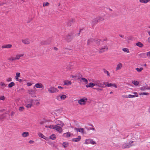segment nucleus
Wrapping results in <instances>:
<instances>
[{
  "label": "nucleus",
  "instance_id": "nucleus-1",
  "mask_svg": "<svg viewBox=\"0 0 150 150\" xmlns=\"http://www.w3.org/2000/svg\"><path fill=\"white\" fill-rule=\"evenodd\" d=\"M55 122L56 125H46L45 127L46 128L54 129L59 133H62L63 132L62 127L64 125V123L62 121L58 120H56Z\"/></svg>",
  "mask_w": 150,
  "mask_h": 150
},
{
  "label": "nucleus",
  "instance_id": "nucleus-2",
  "mask_svg": "<svg viewBox=\"0 0 150 150\" xmlns=\"http://www.w3.org/2000/svg\"><path fill=\"white\" fill-rule=\"evenodd\" d=\"M34 100L32 99H29L25 102L26 107L28 108H31L33 105Z\"/></svg>",
  "mask_w": 150,
  "mask_h": 150
},
{
  "label": "nucleus",
  "instance_id": "nucleus-3",
  "mask_svg": "<svg viewBox=\"0 0 150 150\" xmlns=\"http://www.w3.org/2000/svg\"><path fill=\"white\" fill-rule=\"evenodd\" d=\"M133 142L130 141L129 143H123L122 147L123 149L129 148L133 145Z\"/></svg>",
  "mask_w": 150,
  "mask_h": 150
},
{
  "label": "nucleus",
  "instance_id": "nucleus-4",
  "mask_svg": "<svg viewBox=\"0 0 150 150\" xmlns=\"http://www.w3.org/2000/svg\"><path fill=\"white\" fill-rule=\"evenodd\" d=\"M47 90L50 93H56L59 91L54 86H51L49 88H47Z\"/></svg>",
  "mask_w": 150,
  "mask_h": 150
},
{
  "label": "nucleus",
  "instance_id": "nucleus-5",
  "mask_svg": "<svg viewBox=\"0 0 150 150\" xmlns=\"http://www.w3.org/2000/svg\"><path fill=\"white\" fill-rule=\"evenodd\" d=\"M25 55L24 53H21L20 54H18L15 55V57H13L9 59L10 61H13L16 60H18L20 59L21 57H23Z\"/></svg>",
  "mask_w": 150,
  "mask_h": 150
},
{
  "label": "nucleus",
  "instance_id": "nucleus-6",
  "mask_svg": "<svg viewBox=\"0 0 150 150\" xmlns=\"http://www.w3.org/2000/svg\"><path fill=\"white\" fill-rule=\"evenodd\" d=\"M95 86L98 87L104 88V85L105 84V82L102 83L99 80L94 81Z\"/></svg>",
  "mask_w": 150,
  "mask_h": 150
},
{
  "label": "nucleus",
  "instance_id": "nucleus-7",
  "mask_svg": "<svg viewBox=\"0 0 150 150\" xmlns=\"http://www.w3.org/2000/svg\"><path fill=\"white\" fill-rule=\"evenodd\" d=\"M88 99L86 97H84L79 100L78 101V103L81 105H85Z\"/></svg>",
  "mask_w": 150,
  "mask_h": 150
},
{
  "label": "nucleus",
  "instance_id": "nucleus-8",
  "mask_svg": "<svg viewBox=\"0 0 150 150\" xmlns=\"http://www.w3.org/2000/svg\"><path fill=\"white\" fill-rule=\"evenodd\" d=\"M131 93L134 94V95L129 94L127 96H123L122 97L125 98H133L138 96L137 93L135 92H131Z\"/></svg>",
  "mask_w": 150,
  "mask_h": 150
},
{
  "label": "nucleus",
  "instance_id": "nucleus-9",
  "mask_svg": "<svg viewBox=\"0 0 150 150\" xmlns=\"http://www.w3.org/2000/svg\"><path fill=\"white\" fill-rule=\"evenodd\" d=\"M84 144H91L92 145H95L96 144V142L92 139H88L85 140Z\"/></svg>",
  "mask_w": 150,
  "mask_h": 150
},
{
  "label": "nucleus",
  "instance_id": "nucleus-10",
  "mask_svg": "<svg viewBox=\"0 0 150 150\" xmlns=\"http://www.w3.org/2000/svg\"><path fill=\"white\" fill-rule=\"evenodd\" d=\"M108 50V47L106 45L104 46L99 48V52L100 53H103L105 51L107 50Z\"/></svg>",
  "mask_w": 150,
  "mask_h": 150
},
{
  "label": "nucleus",
  "instance_id": "nucleus-11",
  "mask_svg": "<svg viewBox=\"0 0 150 150\" xmlns=\"http://www.w3.org/2000/svg\"><path fill=\"white\" fill-rule=\"evenodd\" d=\"M67 98V96L66 95L64 94H62L60 96H57V99L59 100H64L65 99H66Z\"/></svg>",
  "mask_w": 150,
  "mask_h": 150
},
{
  "label": "nucleus",
  "instance_id": "nucleus-12",
  "mask_svg": "<svg viewBox=\"0 0 150 150\" xmlns=\"http://www.w3.org/2000/svg\"><path fill=\"white\" fill-rule=\"evenodd\" d=\"M28 92L32 97H36L35 92L33 89H30L28 90Z\"/></svg>",
  "mask_w": 150,
  "mask_h": 150
},
{
  "label": "nucleus",
  "instance_id": "nucleus-13",
  "mask_svg": "<svg viewBox=\"0 0 150 150\" xmlns=\"http://www.w3.org/2000/svg\"><path fill=\"white\" fill-rule=\"evenodd\" d=\"M23 43L25 45H28L30 43V40L28 38H25L22 40Z\"/></svg>",
  "mask_w": 150,
  "mask_h": 150
},
{
  "label": "nucleus",
  "instance_id": "nucleus-14",
  "mask_svg": "<svg viewBox=\"0 0 150 150\" xmlns=\"http://www.w3.org/2000/svg\"><path fill=\"white\" fill-rule=\"evenodd\" d=\"M139 89L142 91H144L146 90H150V87H148L147 86H144L140 87Z\"/></svg>",
  "mask_w": 150,
  "mask_h": 150
},
{
  "label": "nucleus",
  "instance_id": "nucleus-15",
  "mask_svg": "<svg viewBox=\"0 0 150 150\" xmlns=\"http://www.w3.org/2000/svg\"><path fill=\"white\" fill-rule=\"evenodd\" d=\"M140 136L139 133V132H137L133 134V137L137 140L139 138Z\"/></svg>",
  "mask_w": 150,
  "mask_h": 150
},
{
  "label": "nucleus",
  "instance_id": "nucleus-16",
  "mask_svg": "<svg viewBox=\"0 0 150 150\" xmlns=\"http://www.w3.org/2000/svg\"><path fill=\"white\" fill-rule=\"evenodd\" d=\"M38 135L39 137L44 139L46 140H48V137H45L42 133L41 132L38 133Z\"/></svg>",
  "mask_w": 150,
  "mask_h": 150
},
{
  "label": "nucleus",
  "instance_id": "nucleus-17",
  "mask_svg": "<svg viewBox=\"0 0 150 150\" xmlns=\"http://www.w3.org/2000/svg\"><path fill=\"white\" fill-rule=\"evenodd\" d=\"M93 83H90L86 85V88H93V87L95 86L94 81H93Z\"/></svg>",
  "mask_w": 150,
  "mask_h": 150
},
{
  "label": "nucleus",
  "instance_id": "nucleus-18",
  "mask_svg": "<svg viewBox=\"0 0 150 150\" xmlns=\"http://www.w3.org/2000/svg\"><path fill=\"white\" fill-rule=\"evenodd\" d=\"M72 82L71 81L66 80L64 81V85L66 86H69L71 85Z\"/></svg>",
  "mask_w": 150,
  "mask_h": 150
},
{
  "label": "nucleus",
  "instance_id": "nucleus-19",
  "mask_svg": "<svg viewBox=\"0 0 150 150\" xmlns=\"http://www.w3.org/2000/svg\"><path fill=\"white\" fill-rule=\"evenodd\" d=\"M12 45L10 44H8L2 45L1 46L2 49L10 48L12 47Z\"/></svg>",
  "mask_w": 150,
  "mask_h": 150
},
{
  "label": "nucleus",
  "instance_id": "nucleus-20",
  "mask_svg": "<svg viewBox=\"0 0 150 150\" xmlns=\"http://www.w3.org/2000/svg\"><path fill=\"white\" fill-rule=\"evenodd\" d=\"M81 136H79L78 137L76 138H74L72 139V141L74 142H77L79 141L81 139Z\"/></svg>",
  "mask_w": 150,
  "mask_h": 150
},
{
  "label": "nucleus",
  "instance_id": "nucleus-21",
  "mask_svg": "<svg viewBox=\"0 0 150 150\" xmlns=\"http://www.w3.org/2000/svg\"><path fill=\"white\" fill-rule=\"evenodd\" d=\"M74 130L78 131L81 134H84V129L82 128H74Z\"/></svg>",
  "mask_w": 150,
  "mask_h": 150
},
{
  "label": "nucleus",
  "instance_id": "nucleus-22",
  "mask_svg": "<svg viewBox=\"0 0 150 150\" xmlns=\"http://www.w3.org/2000/svg\"><path fill=\"white\" fill-rule=\"evenodd\" d=\"M6 86V84L3 82H0V87L2 89H4Z\"/></svg>",
  "mask_w": 150,
  "mask_h": 150
},
{
  "label": "nucleus",
  "instance_id": "nucleus-23",
  "mask_svg": "<svg viewBox=\"0 0 150 150\" xmlns=\"http://www.w3.org/2000/svg\"><path fill=\"white\" fill-rule=\"evenodd\" d=\"M43 86V85L42 83H37L34 86V87H35L37 88H42Z\"/></svg>",
  "mask_w": 150,
  "mask_h": 150
},
{
  "label": "nucleus",
  "instance_id": "nucleus-24",
  "mask_svg": "<svg viewBox=\"0 0 150 150\" xmlns=\"http://www.w3.org/2000/svg\"><path fill=\"white\" fill-rule=\"evenodd\" d=\"M74 23V20L72 18L69 20L67 22V25L68 26H71Z\"/></svg>",
  "mask_w": 150,
  "mask_h": 150
},
{
  "label": "nucleus",
  "instance_id": "nucleus-25",
  "mask_svg": "<svg viewBox=\"0 0 150 150\" xmlns=\"http://www.w3.org/2000/svg\"><path fill=\"white\" fill-rule=\"evenodd\" d=\"M122 67V64L121 63H119L116 66V70H120Z\"/></svg>",
  "mask_w": 150,
  "mask_h": 150
},
{
  "label": "nucleus",
  "instance_id": "nucleus-26",
  "mask_svg": "<svg viewBox=\"0 0 150 150\" xmlns=\"http://www.w3.org/2000/svg\"><path fill=\"white\" fill-rule=\"evenodd\" d=\"M71 136V134L70 132H67L64 133L63 135V137L67 138L70 137Z\"/></svg>",
  "mask_w": 150,
  "mask_h": 150
},
{
  "label": "nucleus",
  "instance_id": "nucleus-27",
  "mask_svg": "<svg viewBox=\"0 0 150 150\" xmlns=\"http://www.w3.org/2000/svg\"><path fill=\"white\" fill-rule=\"evenodd\" d=\"M105 86H108V87H111V86H113L115 88H117V86L116 85L115 83L112 84L111 83H107V84L106 85H105Z\"/></svg>",
  "mask_w": 150,
  "mask_h": 150
},
{
  "label": "nucleus",
  "instance_id": "nucleus-28",
  "mask_svg": "<svg viewBox=\"0 0 150 150\" xmlns=\"http://www.w3.org/2000/svg\"><path fill=\"white\" fill-rule=\"evenodd\" d=\"M22 135L23 137H26L29 136V133L28 132H25L22 133Z\"/></svg>",
  "mask_w": 150,
  "mask_h": 150
},
{
  "label": "nucleus",
  "instance_id": "nucleus-29",
  "mask_svg": "<svg viewBox=\"0 0 150 150\" xmlns=\"http://www.w3.org/2000/svg\"><path fill=\"white\" fill-rule=\"evenodd\" d=\"M136 45L141 48L142 47L144 46L143 44L140 42H139L136 43Z\"/></svg>",
  "mask_w": 150,
  "mask_h": 150
},
{
  "label": "nucleus",
  "instance_id": "nucleus-30",
  "mask_svg": "<svg viewBox=\"0 0 150 150\" xmlns=\"http://www.w3.org/2000/svg\"><path fill=\"white\" fill-rule=\"evenodd\" d=\"M132 83L134 85L136 86H139V82L137 81L134 80L132 81Z\"/></svg>",
  "mask_w": 150,
  "mask_h": 150
},
{
  "label": "nucleus",
  "instance_id": "nucleus-31",
  "mask_svg": "<svg viewBox=\"0 0 150 150\" xmlns=\"http://www.w3.org/2000/svg\"><path fill=\"white\" fill-rule=\"evenodd\" d=\"M81 81L85 84H87L88 83V81L85 78H82L81 79Z\"/></svg>",
  "mask_w": 150,
  "mask_h": 150
},
{
  "label": "nucleus",
  "instance_id": "nucleus-32",
  "mask_svg": "<svg viewBox=\"0 0 150 150\" xmlns=\"http://www.w3.org/2000/svg\"><path fill=\"white\" fill-rule=\"evenodd\" d=\"M56 138V136L54 134H53L50 136V138L52 140L55 139Z\"/></svg>",
  "mask_w": 150,
  "mask_h": 150
},
{
  "label": "nucleus",
  "instance_id": "nucleus-33",
  "mask_svg": "<svg viewBox=\"0 0 150 150\" xmlns=\"http://www.w3.org/2000/svg\"><path fill=\"white\" fill-rule=\"evenodd\" d=\"M49 43L50 42H49L47 40L43 41L41 42L42 45H48L49 44Z\"/></svg>",
  "mask_w": 150,
  "mask_h": 150
},
{
  "label": "nucleus",
  "instance_id": "nucleus-34",
  "mask_svg": "<svg viewBox=\"0 0 150 150\" xmlns=\"http://www.w3.org/2000/svg\"><path fill=\"white\" fill-rule=\"evenodd\" d=\"M15 85V83L13 82H11L8 84V87L11 88L14 86Z\"/></svg>",
  "mask_w": 150,
  "mask_h": 150
},
{
  "label": "nucleus",
  "instance_id": "nucleus-35",
  "mask_svg": "<svg viewBox=\"0 0 150 150\" xmlns=\"http://www.w3.org/2000/svg\"><path fill=\"white\" fill-rule=\"evenodd\" d=\"M64 148H66L69 145V143L68 142H64L62 144Z\"/></svg>",
  "mask_w": 150,
  "mask_h": 150
},
{
  "label": "nucleus",
  "instance_id": "nucleus-36",
  "mask_svg": "<svg viewBox=\"0 0 150 150\" xmlns=\"http://www.w3.org/2000/svg\"><path fill=\"white\" fill-rule=\"evenodd\" d=\"M51 122L50 120H47L45 119H43V121L40 122V124H42L43 123H46L47 122Z\"/></svg>",
  "mask_w": 150,
  "mask_h": 150
},
{
  "label": "nucleus",
  "instance_id": "nucleus-37",
  "mask_svg": "<svg viewBox=\"0 0 150 150\" xmlns=\"http://www.w3.org/2000/svg\"><path fill=\"white\" fill-rule=\"evenodd\" d=\"M122 50L125 52L129 53V51L128 49L127 48H123L122 49Z\"/></svg>",
  "mask_w": 150,
  "mask_h": 150
},
{
  "label": "nucleus",
  "instance_id": "nucleus-38",
  "mask_svg": "<svg viewBox=\"0 0 150 150\" xmlns=\"http://www.w3.org/2000/svg\"><path fill=\"white\" fill-rule=\"evenodd\" d=\"M21 74L20 72H17L15 76V79H16L20 77Z\"/></svg>",
  "mask_w": 150,
  "mask_h": 150
},
{
  "label": "nucleus",
  "instance_id": "nucleus-39",
  "mask_svg": "<svg viewBox=\"0 0 150 150\" xmlns=\"http://www.w3.org/2000/svg\"><path fill=\"white\" fill-rule=\"evenodd\" d=\"M150 1V0H140L139 1L141 3L146 4L149 2Z\"/></svg>",
  "mask_w": 150,
  "mask_h": 150
},
{
  "label": "nucleus",
  "instance_id": "nucleus-40",
  "mask_svg": "<svg viewBox=\"0 0 150 150\" xmlns=\"http://www.w3.org/2000/svg\"><path fill=\"white\" fill-rule=\"evenodd\" d=\"M139 94L141 96H144V95H148L149 94V93L147 92H143L141 93H139Z\"/></svg>",
  "mask_w": 150,
  "mask_h": 150
},
{
  "label": "nucleus",
  "instance_id": "nucleus-41",
  "mask_svg": "<svg viewBox=\"0 0 150 150\" xmlns=\"http://www.w3.org/2000/svg\"><path fill=\"white\" fill-rule=\"evenodd\" d=\"M66 39L67 41H69L71 39V38L69 35H68L67 36Z\"/></svg>",
  "mask_w": 150,
  "mask_h": 150
},
{
  "label": "nucleus",
  "instance_id": "nucleus-42",
  "mask_svg": "<svg viewBox=\"0 0 150 150\" xmlns=\"http://www.w3.org/2000/svg\"><path fill=\"white\" fill-rule=\"evenodd\" d=\"M24 109L25 108L21 106L19 108L18 110L22 112L24 110Z\"/></svg>",
  "mask_w": 150,
  "mask_h": 150
},
{
  "label": "nucleus",
  "instance_id": "nucleus-43",
  "mask_svg": "<svg viewBox=\"0 0 150 150\" xmlns=\"http://www.w3.org/2000/svg\"><path fill=\"white\" fill-rule=\"evenodd\" d=\"M136 69L138 72H140L143 70V68L142 67H141L139 68H136Z\"/></svg>",
  "mask_w": 150,
  "mask_h": 150
},
{
  "label": "nucleus",
  "instance_id": "nucleus-44",
  "mask_svg": "<svg viewBox=\"0 0 150 150\" xmlns=\"http://www.w3.org/2000/svg\"><path fill=\"white\" fill-rule=\"evenodd\" d=\"M96 43L98 45H100L102 43V42L100 41V40H98L96 41Z\"/></svg>",
  "mask_w": 150,
  "mask_h": 150
},
{
  "label": "nucleus",
  "instance_id": "nucleus-45",
  "mask_svg": "<svg viewBox=\"0 0 150 150\" xmlns=\"http://www.w3.org/2000/svg\"><path fill=\"white\" fill-rule=\"evenodd\" d=\"M93 88L96 90L98 91H103V89L101 88Z\"/></svg>",
  "mask_w": 150,
  "mask_h": 150
},
{
  "label": "nucleus",
  "instance_id": "nucleus-46",
  "mask_svg": "<svg viewBox=\"0 0 150 150\" xmlns=\"http://www.w3.org/2000/svg\"><path fill=\"white\" fill-rule=\"evenodd\" d=\"M49 5V3L48 2H47L46 3H43V7H45L46 6H47Z\"/></svg>",
  "mask_w": 150,
  "mask_h": 150
},
{
  "label": "nucleus",
  "instance_id": "nucleus-47",
  "mask_svg": "<svg viewBox=\"0 0 150 150\" xmlns=\"http://www.w3.org/2000/svg\"><path fill=\"white\" fill-rule=\"evenodd\" d=\"M98 21H103L104 20V18L102 17H99L98 18Z\"/></svg>",
  "mask_w": 150,
  "mask_h": 150
},
{
  "label": "nucleus",
  "instance_id": "nucleus-48",
  "mask_svg": "<svg viewBox=\"0 0 150 150\" xmlns=\"http://www.w3.org/2000/svg\"><path fill=\"white\" fill-rule=\"evenodd\" d=\"M12 81V79L11 78H8L6 79V81L8 82L11 81Z\"/></svg>",
  "mask_w": 150,
  "mask_h": 150
},
{
  "label": "nucleus",
  "instance_id": "nucleus-49",
  "mask_svg": "<svg viewBox=\"0 0 150 150\" xmlns=\"http://www.w3.org/2000/svg\"><path fill=\"white\" fill-rule=\"evenodd\" d=\"M104 72L105 74H107L108 76H110V74L108 71L105 70H104Z\"/></svg>",
  "mask_w": 150,
  "mask_h": 150
},
{
  "label": "nucleus",
  "instance_id": "nucleus-50",
  "mask_svg": "<svg viewBox=\"0 0 150 150\" xmlns=\"http://www.w3.org/2000/svg\"><path fill=\"white\" fill-rule=\"evenodd\" d=\"M33 84V83L31 82H28L27 83V85L28 86H31Z\"/></svg>",
  "mask_w": 150,
  "mask_h": 150
},
{
  "label": "nucleus",
  "instance_id": "nucleus-51",
  "mask_svg": "<svg viewBox=\"0 0 150 150\" xmlns=\"http://www.w3.org/2000/svg\"><path fill=\"white\" fill-rule=\"evenodd\" d=\"M5 99V97L4 96H0V100H4Z\"/></svg>",
  "mask_w": 150,
  "mask_h": 150
},
{
  "label": "nucleus",
  "instance_id": "nucleus-52",
  "mask_svg": "<svg viewBox=\"0 0 150 150\" xmlns=\"http://www.w3.org/2000/svg\"><path fill=\"white\" fill-rule=\"evenodd\" d=\"M16 81H19V82H21L22 81V80L21 79L18 78L16 79Z\"/></svg>",
  "mask_w": 150,
  "mask_h": 150
},
{
  "label": "nucleus",
  "instance_id": "nucleus-53",
  "mask_svg": "<svg viewBox=\"0 0 150 150\" xmlns=\"http://www.w3.org/2000/svg\"><path fill=\"white\" fill-rule=\"evenodd\" d=\"M146 56L147 57H150V51L146 53Z\"/></svg>",
  "mask_w": 150,
  "mask_h": 150
},
{
  "label": "nucleus",
  "instance_id": "nucleus-54",
  "mask_svg": "<svg viewBox=\"0 0 150 150\" xmlns=\"http://www.w3.org/2000/svg\"><path fill=\"white\" fill-rule=\"evenodd\" d=\"M29 143L30 144H33L34 143V141L33 140H30L29 141Z\"/></svg>",
  "mask_w": 150,
  "mask_h": 150
},
{
  "label": "nucleus",
  "instance_id": "nucleus-55",
  "mask_svg": "<svg viewBox=\"0 0 150 150\" xmlns=\"http://www.w3.org/2000/svg\"><path fill=\"white\" fill-rule=\"evenodd\" d=\"M76 77V75H71L70 76V78H75Z\"/></svg>",
  "mask_w": 150,
  "mask_h": 150
},
{
  "label": "nucleus",
  "instance_id": "nucleus-56",
  "mask_svg": "<svg viewBox=\"0 0 150 150\" xmlns=\"http://www.w3.org/2000/svg\"><path fill=\"white\" fill-rule=\"evenodd\" d=\"M58 88L59 89H63V88L61 86H58Z\"/></svg>",
  "mask_w": 150,
  "mask_h": 150
},
{
  "label": "nucleus",
  "instance_id": "nucleus-57",
  "mask_svg": "<svg viewBox=\"0 0 150 150\" xmlns=\"http://www.w3.org/2000/svg\"><path fill=\"white\" fill-rule=\"evenodd\" d=\"M147 42L149 43H150V37H149L147 39Z\"/></svg>",
  "mask_w": 150,
  "mask_h": 150
},
{
  "label": "nucleus",
  "instance_id": "nucleus-58",
  "mask_svg": "<svg viewBox=\"0 0 150 150\" xmlns=\"http://www.w3.org/2000/svg\"><path fill=\"white\" fill-rule=\"evenodd\" d=\"M13 114H14V113H13V112H11V116H13Z\"/></svg>",
  "mask_w": 150,
  "mask_h": 150
},
{
  "label": "nucleus",
  "instance_id": "nucleus-59",
  "mask_svg": "<svg viewBox=\"0 0 150 150\" xmlns=\"http://www.w3.org/2000/svg\"><path fill=\"white\" fill-rule=\"evenodd\" d=\"M131 38H131V37H129V40H131Z\"/></svg>",
  "mask_w": 150,
  "mask_h": 150
},
{
  "label": "nucleus",
  "instance_id": "nucleus-60",
  "mask_svg": "<svg viewBox=\"0 0 150 150\" xmlns=\"http://www.w3.org/2000/svg\"><path fill=\"white\" fill-rule=\"evenodd\" d=\"M148 111L149 113H150V108L149 109Z\"/></svg>",
  "mask_w": 150,
  "mask_h": 150
},
{
  "label": "nucleus",
  "instance_id": "nucleus-61",
  "mask_svg": "<svg viewBox=\"0 0 150 150\" xmlns=\"http://www.w3.org/2000/svg\"><path fill=\"white\" fill-rule=\"evenodd\" d=\"M112 93H113V92H112L111 91V92H110V94H111Z\"/></svg>",
  "mask_w": 150,
  "mask_h": 150
},
{
  "label": "nucleus",
  "instance_id": "nucleus-62",
  "mask_svg": "<svg viewBox=\"0 0 150 150\" xmlns=\"http://www.w3.org/2000/svg\"><path fill=\"white\" fill-rule=\"evenodd\" d=\"M82 30V29H81V30H80L79 31V33Z\"/></svg>",
  "mask_w": 150,
  "mask_h": 150
},
{
  "label": "nucleus",
  "instance_id": "nucleus-63",
  "mask_svg": "<svg viewBox=\"0 0 150 150\" xmlns=\"http://www.w3.org/2000/svg\"><path fill=\"white\" fill-rule=\"evenodd\" d=\"M56 48H56V47H55V48H54V49H55V50H56Z\"/></svg>",
  "mask_w": 150,
  "mask_h": 150
},
{
  "label": "nucleus",
  "instance_id": "nucleus-64",
  "mask_svg": "<svg viewBox=\"0 0 150 150\" xmlns=\"http://www.w3.org/2000/svg\"><path fill=\"white\" fill-rule=\"evenodd\" d=\"M144 66H146V64H145L144 65Z\"/></svg>",
  "mask_w": 150,
  "mask_h": 150
}]
</instances>
